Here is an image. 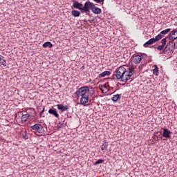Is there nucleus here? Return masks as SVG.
Masks as SVG:
<instances>
[{
  "mask_svg": "<svg viewBox=\"0 0 177 177\" xmlns=\"http://www.w3.org/2000/svg\"><path fill=\"white\" fill-rule=\"evenodd\" d=\"M0 64L3 66V67H6L7 64H6V59H5V57L1 55L0 57Z\"/></svg>",
  "mask_w": 177,
  "mask_h": 177,
  "instance_id": "f3484780",
  "label": "nucleus"
},
{
  "mask_svg": "<svg viewBox=\"0 0 177 177\" xmlns=\"http://www.w3.org/2000/svg\"><path fill=\"white\" fill-rule=\"evenodd\" d=\"M153 44H156V40H154V38H151L147 41H146L144 44L143 46L144 48H149L150 45H153Z\"/></svg>",
  "mask_w": 177,
  "mask_h": 177,
  "instance_id": "f8f14e48",
  "label": "nucleus"
},
{
  "mask_svg": "<svg viewBox=\"0 0 177 177\" xmlns=\"http://www.w3.org/2000/svg\"><path fill=\"white\" fill-rule=\"evenodd\" d=\"M167 38L168 37H166V38H164L161 40L160 41V44H162V46L165 47V46L167 45Z\"/></svg>",
  "mask_w": 177,
  "mask_h": 177,
  "instance_id": "b1692460",
  "label": "nucleus"
},
{
  "mask_svg": "<svg viewBox=\"0 0 177 177\" xmlns=\"http://www.w3.org/2000/svg\"><path fill=\"white\" fill-rule=\"evenodd\" d=\"M22 138L23 139H25V140H27L28 139V135H27V132H24L22 133Z\"/></svg>",
  "mask_w": 177,
  "mask_h": 177,
  "instance_id": "bb28decb",
  "label": "nucleus"
},
{
  "mask_svg": "<svg viewBox=\"0 0 177 177\" xmlns=\"http://www.w3.org/2000/svg\"><path fill=\"white\" fill-rule=\"evenodd\" d=\"M73 8H74L75 9H78L79 10H82V6H83L82 3L75 0H73Z\"/></svg>",
  "mask_w": 177,
  "mask_h": 177,
  "instance_id": "9d476101",
  "label": "nucleus"
},
{
  "mask_svg": "<svg viewBox=\"0 0 177 177\" xmlns=\"http://www.w3.org/2000/svg\"><path fill=\"white\" fill-rule=\"evenodd\" d=\"M58 110H61L62 111L64 105L60 104L57 105Z\"/></svg>",
  "mask_w": 177,
  "mask_h": 177,
  "instance_id": "c756f323",
  "label": "nucleus"
},
{
  "mask_svg": "<svg viewBox=\"0 0 177 177\" xmlns=\"http://www.w3.org/2000/svg\"><path fill=\"white\" fill-rule=\"evenodd\" d=\"M66 125H67V122H66V121H63V122H59L57 127V128H64V127H66Z\"/></svg>",
  "mask_w": 177,
  "mask_h": 177,
  "instance_id": "412c9836",
  "label": "nucleus"
},
{
  "mask_svg": "<svg viewBox=\"0 0 177 177\" xmlns=\"http://www.w3.org/2000/svg\"><path fill=\"white\" fill-rule=\"evenodd\" d=\"M89 92V86H84L78 88L75 93V95L77 97H81L82 96H88L86 93Z\"/></svg>",
  "mask_w": 177,
  "mask_h": 177,
  "instance_id": "f03ea898",
  "label": "nucleus"
},
{
  "mask_svg": "<svg viewBox=\"0 0 177 177\" xmlns=\"http://www.w3.org/2000/svg\"><path fill=\"white\" fill-rule=\"evenodd\" d=\"M153 74L156 76H158V75L160 74V71H158V66H157V65H154V68L153 69Z\"/></svg>",
  "mask_w": 177,
  "mask_h": 177,
  "instance_id": "6ab92c4d",
  "label": "nucleus"
},
{
  "mask_svg": "<svg viewBox=\"0 0 177 177\" xmlns=\"http://www.w3.org/2000/svg\"><path fill=\"white\" fill-rule=\"evenodd\" d=\"M94 2H96V3H102L103 5L104 0H93Z\"/></svg>",
  "mask_w": 177,
  "mask_h": 177,
  "instance_id": "cd10ccee",
  "label": "nucleus"
},
{
  "mask_svg": "<svg viewBox=\"0 0 177 177\" xmlns=\"http://www.w3.org/2000/svg\"><path fill=\"white\" fill-rule=\"evenodd\" d=\"M107 147H109V145L107 144H103L101 146V150L103 151L104 150H107Z\"/></svg>",
  "mask_w": 177,
  "mask_h": 177,
  "instance_id": "a878e982",
  "label": "nucleus"
},
{
  "mask_svg": "<svg viewBox=\"0 0 177 177\" xmlns=\"http://www.w3.org/2000/svg\"><path fill=\"white\" fill-rule=\"evenodd\" d=\"M111 73L109 71H104L98 75V78H104V77H109Z\"/></svg>",
  "mask_w": 177,
  "mask_h": 177,
  "instance_id": "4468645a",
  "label": "nucleus"
},
{
  "mask_svg": "<svg viewBox=\"0 0 177 177\" xmlns=\"http://www.w3.org/2000/svg\"><path fill=\"white\" fill-rule=\"evenodd\" d=\"M93 3H91V1H88L82 6V10H83V12H84L85 13H89V10H92V8H93Z\"/></svg>",
  "mask_w": 177,
  "mask_h": 177,
  "instance_id": "39448f33",
  "label": "nucleus"
},
{
  "mask_svg": "<svg viewBox=\"0 0 177 177\" xmlns=\"http://www.w3.org/2000/svg\"><path fill=\"white\" fill-rule=\"evenodd\" d=\"M167 38L169 41H175V39H177V30L174 29L170 32Z\"/></svg>",
  "mask_w": 177,
  "mask_h": 177,
  "instance_id": "423d86ee",
  "label": "nucleus"
},
{
  "mask_svg": "<svg viewBox=\"0 0 177 177\" xmlns=\"http://www.w3.org/2000/svg\"><path fill=\"white\" fill-rule=\"evenodd\" d=\"M91 12H93V13H94V15H100V13H102V9L96 7V6H95V4H93V6L91 8Z\"/></svg>",
  "mask_w": 177,
  "mask_h": 177,
  "instance_id": "9b49d317",
  "label": "nucleus"
},
{
  "mask_svg": "<svg viewBox=\"0 0 177 177\" xmlns=\"http://www.w3.org/2000/svg\"><path fill=\"white\" fill-rule=\"evenodd\" d=\"M176 46V44L175 41H170L167 43L165 48L163 49V53H171V52H174L175 50V48Z\"/></svg>",
  "mask_w": 177,
  "mask_h": 177,
  "instance_id": "20e7f679",
  "label": "nucleus"
},
{
  "mask_svg": "<svg viewBox=\"0 0 177 177\" xmlns=\"http://www.w3.org/2000/svg\"><path fill=\"white\" fill-rule=\"evenodd\" d=\"M48 113L52 114V115H55L56 118H59V113H57L56 109H50L48 110Z\"/></svg>",
  "mask_w": 177,
  "mask_h": 177,
  "instance_id": "ddd939ff",
  "label": "nucleus"
},
{
  "mask_svg": "<svg viewBox=\"0 0 177 177\" xmlns=\"http://www.w3.org/2000/svg\"><path fill=\"white\" fill-rule=\"evenodd\" d=\"M121 100V94H116L111 98L112 102H117L118 100Z\"/></svg>",
  "mask_w": 177,
  "mask_h": 177,
  "instance_id": "2eb2a0df",
  "label": "nucleus"
},
{
  "mask_svg": "<svg viewBox=\"0 0 177 177\" xmlns=\"http://www.w3.org/2000/svg\"><path fill=\"white\" fill-rule=\"evenodd\" d=\"M30 117H31V115L28 113L22 115V116L21 118V122H26V121H27V120H28V118H30Z\"/></svg>",
  "mask_w": 177,
  "mask_h": 177,
  "instance_id": "dca6fc26",
  "label": "nucleus"
},
{
  "mask_svg": "<svg viewBox=\"0 0 177 177\" xmlns=\"http://www.w3.org/2000/svg\"><path fill=\"white\" fill-rule=\"evenodd\" d=\"M133 73H135V68L133 66L123 65L115 70L113 77L117 80H121L122 82L126 84V82H128L131 80V77L133 75Z\"/></svg>",
  "mask_w": 177,
  "mask_h": 177,
  "instance_id": "f257e3e1",
  "label": "nucleus"
},
{
  "mask_svg": "<svg viewBox=\"0 0 177 177\" xmlns=\"http://www.w3.org/2000/svg\"><path fill=\"white\" fill-rule=\"evenodd\" d=\"M1 56H2V55H0V57H1Z\"/></svg>",
  "mask_w": 177,
  "mask_h": 177,
  "instance_id": "72a5a7b5",
  "label": "nucleus"
},
{
  "mask_svg": "<svg viewBox=\"0 0 177 177\" xmlns=\"http://www.w3.org/2000/svg\"><path fill=\"white\" fill-rule=\"evenodd\" d=\"M71 15H72V16H73V17H80L81 12H80V11H78L77 10H73L71 12Z\"/></svg>",
  "mask_w": 177,
  "mask_h": 177,
  "instance_id": "a211bd4d",
  "label": "nucleus"
},
{
  "mask_svg": "<svg viewBox=\"0 0 177 177\" xmlns=\"http://www.w3.org/2000/svg\"><path fill=\"white\" fill-rule=\"evenodd\" d=\"M44 111H45V108L43 109V110L40 112L39 115L41 117V115H42V114H44Z\"/></svg>",
  "mask_w": 177,
  "mask_h": 177,
  "instance_id": "2f4dec72",
  "label": "nucleus"
},
{
  "mask_svg": "<svg viewBox=\"0 0 177 177\" xmlns=\"http://www.w3.org/2000/svg\"><path fill=\"white\" fill-rule=\"evenodd\" d=\"M30 131L34 133H44V132H45L44 126L39 123H36L35 124L30 126Z\"/></svg>",
  "mask_w": 177,
  "mask_h": 177,
  "instance_id": "7ed1b4c3",
  "label": "nucleus"
},
{
  "mask_svg": "<svg viewBox=\"0 0 177 177\" xmlns=\"http://www.w3.org/2000/svg\"><path fill=\"white\" fill-rule=\"evenodd\" d=\"M80 97V104H82V106H89V104H86V103L89 102V95H84Z\"/></svg>",
  "mask_w": 177,
  "mask_h": 177,
  "instance_id": "6e6552de",
  "label": "nucleus"
},
{
  "mask_svg": "<svg viewBox=\"0 0 177 177\" xmlns=\"http://www.w3.org/2000/svg\"><path fill=\"white\" fill-rule=\"evenodd\" d=\"M163 133L162 134V136L163 138H167V139H171V133H172V131H169L168 129H162Z\"/></svg>",
  "mask_w": 177,
  "mask_h": 177,
  "instance_id": "1a4fd4ad",
  "label": "nucleus"
},
{
  "mask_svg": "<svg viewBox=\"0 0 177 177\" xmlns=\"http://www.w3.org/2000/svg\"><path fill=\"white\" fill-rule=\"evenodd\" d=\"M43 48H53V44L50 41H46L43 44Z\"/></svg>",
  "mask_w": 177,
  "mask_h": 177,
  "instance_id": "aec40b11",
  "label": "nucleus"
},
{
  "mask_svg": "<svg viewBox=\"0 0 177 177\" xmlns=\"http://www.w3.org/2000/svg\"><path fill=\"white\" fill-rule=\"evenodd\" d=\"M131 60H132L133 63L138 64V63H140V62H142V56H140L138 54H134L131 57Z\"/></svg>",
  "mask_w": 177,
  "mask_h": 177,
  "instance_id": "0eeeda50",
  "label": "nucleus"
},
{
  "mask_svg": "<svg viewBox=\"0 0 177 177\" xmlns=\"http://www.w3.org/2000/svg\"><path fill=\"white\" fill-rule=\"evenodd\" d=\"M162 38H164V35H161V33H160L157 36L155 37L154 41H155V42H157V41H160V39H162Z\"/></svg>",
  "mask_w": 177,
  "mask_h": 177,
  "instance_id": "4be33fe9",
  "label": "nucleus"
},
{
  "mask_svg": "<svg viewBox=\"0 0 177 177\" xmlns=\"http://www.w3.org/2000/svg\"><path fill=\"white\" fill-rule=\"evenodd\" d=\"M66 110H68V106L64 105L62 107V111H66Z\"/></svg>",
  "mask_w": 177,
  "mask_h": 177,
  "instance_id": "7c9ffc66",
  "label": "nucleus"
},
{
  "mask_svg": "<svg viewBox=\"0 0 177 177\" xmlns=\"http://www.w3.org/2000/svg\"><path fill=\"white\" fill-rule=\"evenodd\" d=\"M102 88H107V86H106V84L102 86Z\"/></svg>",
  "mask_w": 177,
  "mask_h": 177,
  "instance_id": "473e14b6",
  "label": "nucleus"
},
{
  "mask_svg": "<svg viewBox=\"0 0 177 177\" xmlns=\"http://www.w3.org/2000/svg\"><path fill=\"white\" fill-rule=\"evenodd\" d=\"M158 50H164L165 49V47H163V46L160 45L157 47Z\"/></svg>",
  "mask_w": 177,
  "mask_h": 177,
  "instance_id": "c85d7f7f",
  "label": "nucleus"
},
{
  "mask_svg": "<svg viewBox=\"0 0 177 177\" xmlns=\"http://www.w3.org/2000/svg\"><path fill=\"white\" fill-rule=\"evenodd\" d=\"M171 28H167V29H165L164 30H162L160 32V34L161 35H167V34H168V32H169V31H171Z\"/></svg>",
  "mask_w": 177,
  "mask_h": 177,
  "instance_id": "5701e85b",
  "label": "nucleus"
},
{
  "mask_svg": "<svg viewBox=\"0 0 177 177\" xmlns=\"http://www.w3.org/2000/svg\"><path fill=\"white\" fill-rule=\"evenodd\" d=\"M103 162H104V160L99 159L98 160L93 163V165H98V164H103Z\"/></svg>",
  "mask_w": 177,
  "mask_h": 177,
  "instance_id": "393cba45",
  "label": "nucleus"
}]
</instances>
